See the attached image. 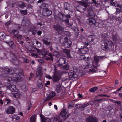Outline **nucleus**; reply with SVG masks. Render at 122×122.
Instances as JSON below:
<instances>
[{"instance_id":"obj_1","label":"nucleus","mask_w":122,"mask_h":122,"mask_svg":"<svg viewBox=\"0 0 122 122\" xmlns=\"http://www.w3.org/2000/svg\"><path fill=\"white\" fill-rule=\"evenodd\" d=\"M1 69L6 73H9L10 75H12L11 76H7L6 77V79L9 83H12L14 81L16 82L20 81V76L23 75L22 71L21 72L20 71L18 72L16 71V73H14V70L12 69L1 67Z\"/></svg>"},{"instance_id":"obj_2","label":"nucleus","mask_w":122,"mask_h":122,"mask_svg":"<svg viewBox=\"0 0 122 122\" xmlns=\"http://www.w3.org/2000/svg\"><path fill=\"white\" fill-rule=\"evenodd\" d=\"M81 59L82 60H84L86 63L85 66V68H90L93 67L95 69H92L90 70L94 72H97V67L98 66L99 62L100 61L98 56H94V61L92 59H90L89 56L86 57L85 55L81 56Z\"/></svg>"},{"instance_id":"obj_3","label":"nucleus","mask_w":122,"mask_h":122,"mask_svg":"<svg viewBox=\"0 0 122 122\" xmlns=\"http://www.w3.org/2000/svg\"><path fill=\"white\" fill-rule=\"evenodd\" d=\"M116 8V11L115 13V14L117 15L119 14V17H117L116 16L112 15L110 17H108L110 20V22L114 23L116 25H118L121 23L122 22V8L121 9Z\"/></svg>"},{"instance_id":"obj_4","label":"nucleus","mask_w":122,"mask_h":122,"mask_svg":"<svg viewBox=\"0 0 122 122\" xmlns=\"http://www.w3.org/2000/svg\"><path fill=\"white\" fill-rule=\"evenodd\" d=\"M12 32L14 34V38L18 41L21 45L24 42L23 40L26 41H29L30 39L28 37L23 36L22 37L21 35L19 34V32L17 30L13 29Z\"/></svg>"},{"instance_id":"obj_5","label":"nucleus","mask_w":122,"mask_h":122,"mask_svg":"<svg viewBox=\"0 0 122 122\" xmlns=\"http://www.w3.org/2000/svg\"><path fill=\"white\" fill-rule=\"evenodd\" d=\"M113 47V43L111 41H104L103 42L101 46V48L102 50L105 51H107L108 48L111 49H112V47Z\"/></svg>"},{"instance_id":"obj_6","label":"nucleus","mask_w":122,"mask_h":122,"mask_svg":"<svg viewBox=\"0 0 122 122\" xmlns=\"http://www.w3.org/2000/svg\"><path fill=\"white\" fill-rule=\"evenodd\" d=\"M60 42L63 46L66 48L70 47L72 44V42L69 40L63 41L62 39L61 38L60 40Z\"/></svg>"},{"instance_id":"obj_7","label":"nucleus","mask_w":122,"mask_h":122,"mask_svg":"<svg viewBox=\"0 0 122 122\" xmlns=\"http://www.w3.org/2000/svg\"><path fill=\"white\" fill-rule=\"evenodd\" d=\"M87 41L92 45H94L97 42V39L94 36L90 35L88 37Z\"/></svg>"},{"instance_id":"obj_8","label":"nucleus","mask_w":122,"mask_h":122,"mask_svg":"<svg viewBox=\"0 0 122 122\" xmlns=\"http://www.w3.org/2000/svg\"><path fill=\"white\" fill-rule=\"evenodd\" d=\"M37 48L34 47H33L31 46H29L28 48V50L29 51L32 53L31 55L32 56L36 57H38V55L36 52V51Z\"/></svg>"},{"instance_id":"obj_9","label":"nucleus","mask_w":122,"mask_h":122,"mask_svg":"<svg viewBox=\"0 0 122 122\" xmlns=\"http://www.w3.org/2000/svg\"><path fill=\"white\" fill-rule=\"evenodd\" d=\"M86 122H98V119L93 116L88 117L85 120Z\"/></svg>"},{"instance_id":"obj_10","label":"nucleus","mask_w":122,"mask_h":122,"mask_svg":"<svg viewBox=\"0 0 122 122\" xmlns=\"http://www.w3.org/2000/svg\"><path fill=\"white\" fill-rule=\"evenodd\" d=\"M88 51L89 49L87 47L84 46L83 48L79 49L78 51V53L79 54H85Z\"/></svg>"},{"instance_id":"obj_11","label":"nucleus","mask_w":122,"mask_h":122,"mask_svg":"<svg viewBox=\"0 0 122 122\" xmlns=\"http://www.w3.org/2000/svg\"><path fill=\"white\" fill-rule=\"evenodd\" d=\"M54 28L55 30L57 31L63 33L64 31V28L60 25L57 24L54 25Z\"/></svg>"},{"instance_id":"obj_12","label":"nucleus","mask_w":122,"mask_h":122,"mask_svg":"<svg viewBox=\"0 0 122 122\" xmlns=\"http://www.w3.org/2000/svg\"><path fill=\"white\" fill-rule=\"evenodd\" d=\"M60 79V76L55 73L52 76V80L54 82H57L59 81Z\"/></svg>"},{"instance_id":"obj_13","label":"nucleus","mask_w":122,"mask_h":122,"mask_svg":"<svg viewBox=\"0 0 122 122\" xmlns=\"http://www.w3.org/2000/svg\"><path fill=\"white\" fill-rule=\"evenodd\" d=\"M109 5H110L114 6L115 7H118L120 8H122V6L114 0H110L109 1Z\"/></svg>"},{"instance_id":"obj_14","label":"nucleus","mask_w":122,"mask_h":122,"mask_svg":"<svg viewBox=\"0 0 122 122\" xmlns=\"http://www.w3.org/2000/svg\"><path fill=\"white\" fill-rule=\"evenodd\" d=\"M7 87L8 89H9L12 92H16L18 91V88L14 85H10L7 86Z\"/></svg>"},{"instance_id":"obj_15","label":"nucleus","mask_w":122,"mask_h":122,"mask_svg":"<svg viewBox=\"0 0 122 122\" xmlns=\"http://www.w3.org/2000/svg\"><path fill=\"white\" fill-rule=\"evenodd\" d=\"M63 53L65 57L67 58H72L70 54V51L69 50L67 49L63 50Z\"/></svg>"},{"instance_id":"obj_16","label":"nucleus","mask_w":122,"mask_h":122,"mask_svg":"<svg viewBox=\"0 0 122 122\" xmlns=\"http://www.w3.org/2000/svg\"><path fill=\"white\" fill-rule=\"evenodd\" d=\"M42 54L44 56L47 55L50 56L49 57H47L46 58V59L47 60H51L52 61H53L54 59L53 58V56L52 54L50 53L44 52V54Z\"/></svg>"},{"instance_id":"obj_17","label":"nucleus","mask_w":122,"mask_h":122,"mask_svg":"<svg viewBox=\"0 0 122 122\" xmlns=\"http://www.w3.org/2000/svg\"><path fill=\"white\" fill-rule=\"evenodd\" d=\"M66 59L63 57H61L58 60L59 64L58 65V66H61L62 65L65 64L66 63Z\"/></svg>"},{"instance_id":"obj_18","label":"nucleus","mask_w":122,"mask_h":122,"mask_svg":"<svg viewBox=\"0 0 122 122\" xmlns=\"http://www.w3.org/2000/svg\"><path fill=\"white\" fill-rule=\"evenodd\" d=\"M118 36L116 32L114 31L112 33V38L114 42L117 43L118 39Z\"/></svg>"},{"instance_id":"obj_19","label":"nucleus","mask_w":122,"mask_h":122,"mask_svg":"<svg viewBox=\"0 0 122 122\" xmlns=\"http://www.w3.org/2000/svg\"><path fill=\"white\" fill-rule=\"evenodd\" d=\"M15 59L12 58L11 59L10 61L14 65H17L19 64V61L18 58L15 56H14Z\"/></svg>"},{"instance_id":"obj_20","label":"nucleus","mask_w":122,"mask_h":122,"mask_svg":"<svg viewBox=\"0 0 122 122\" xmlns=\"http://www.w3.org/2000/svg\"><path fill=\"white\" fill-rule=\"evenodd\" d=\"M52 13V11L49 9H45L43 11V15L46 16H50L51 14Z\"/></svg>"},{"instance_id":"obj_21","label":"nucleus","mask_w":122,"mask_h":122,"mask_svg":"<svg viewBox=\"0 0 122 122\" xmlns=\"http://www.w3.org/2000/svg\"><path fill=\"white\" fill-rule=\"evenodd\" d=\"M15 108L12 106H9V108L6 111V112L8 114H13L15 112Z\"/></svg>"},{"instance_id":"obj_22","label":"nucleus","mask_w":122,"mask_h":122,"mask_svg":"<svg viewBox=\"0 0 122 122\" xmlns=\"http://www.w3.org/2000/svg\"><path fill=\"white\" fill-rule=\"evenodd\" d=\"M87 21L89 25H91L93 24H94L96 25V20L95 19H94V18H89L87 20Z\"/></svg>"},{"instance_id":"obj_23","label":"nucleus","mask_w":122,"mask_h":122,"mask_svg":"<svg viewBox=\"0 0 122 122\" xmlns=\"http://www.w3.org/2000/svg\"><path fill=\"white\" fill-rule=\"evenodd\" d=\"M68 75L70 78H74L78 76L73 71H72V72H69L68 73Z\"/></svg>"},{"instance_id":"obj_24","label":"nucleus","mask_w":122,"mask_h":122,"mask_svg":"<svg viewBox=\"0 0 122 122\" xmlns=\"http://www.w3.org/2000/svg\"><path fill=\"white\" fill-rule=\"evenodd\" d=\"M29 31L31 32L33 35H35L37 33V30L36 27H33L30 28L29 30Z\"/></svg>"},{"instance_id":"obj_25","label":"nucleus","mask_w":122,"mask_h":122,"mask_svg":"<svg viewBox=\"0 0 122 122\" xmlns=\"http://www.w3.org/2000/svg\"><path fill=\"white\" fill-rule=\"evenodd\" d=\"M96 24L98 25L97 26H96V27H98L101 28H103L104 27L106 28V25L105 22L96 23Z\"/></svg>"},{"instance_id":"obj_26","label":"nucleus","mask_w":122,"mask_h":122,"mask_svg":"<svg viewBox=\"0 0 122 122\" xmlns=\"http://www.w3.org/2000/svg\"><path fill=\"white\" fill-rule=\"evenodd\" d=\"M96 1L93 3L92 4L94 5L95 6L97 7L100 6L101 2L100 0H95Z\"/></svg>"},{"instance_id":"obj_27","label":"nucleus","mask_w":122,"mask_h":122,"mask_svg":"<svg viewBox=\"0 0 122 122\" xmlns=\"http://www.w3.org/2000/svg\"><path fill=\"white\" fill-rule=\"evenodd\" d=\"M37 87L41 89L43 88V83L41 81H40V82L39 81H37Z\"/></svg>"},{"instance_id":"obj_28","label":"nucleus","mask_w":122,"mask_h":122,"mask_svg":"<svg viewBox=\"0 0 122 122\" xmlns=\"http://www.w3.org/2000/svg\"><path fill=\"white\" fill-rule=\"evenodd\" d=\"M67 112L66 109H63L61 112L60 115L63 117H65L66 115Z\"/></svg>"},{"instance_id":"obj_29","label":"nucleus","mask_w":122,"mask_h":122,"mask_svg":"<svg viewBox=\"0 0 122 122\" xmlns=\"http://www.w3.org/2000/svg\"><path fill=\"white\" fill-rule=\"evenodd\" d=\"M87 16L89 18H94V14L93 11H89L88 13L87 14Z\"/></svg>"},{"instance_id":"obj_30","label":"nucleus","mask_w":122,"mask_h":122,"mask_svg":"<svg viewBox=\"0 0 122 122\" xmlns=\"http://www.w3.org/2000/svg\"><path fill=\"white\" fill-rule=\"evenodd\" d=\"M36 115L34 114L32 115L30 118V121L31 122H36Z\"/></svg>"},{"instance_id":"obj_31","label":"nucleus","mask_w":122,"mask_h":122,"mask_svg":"<svg viewBox=\"0 0 122 122\" xmlns=\"http://www.w3.org/2000/svg\"><path fill=\"white\" fill-rule=\"evenodd\" d=\"M62 89L61 86L60 85H58L56 86V90L57 93L60 92Z\"/></svg>"},{"instance_id":"obj_32","label":"nucleus","mask_w":122,"mask_h":122,"mask_svg":"<svg viewBox=\"0 0 122 122\" xmlns=\"http://www.w3.org/2000/svg\"><path fill=\"white\" fill-rule=\"evenodd\" d=\"M48 6V5L47 4L42 2L41 5V7L43 9H44L47 8Z\"/></svg>"},{"instance_id":"obj_33","label":"nucleus","mask_w":122,"mask_h":122,"mask_svg":"<svg viewBox=\"0 0 122 122\" xmlns=\"http://www.w3.org/2000/svg\"><path fill=\"white\" fill-rule=\"evenodd\" d=\"M61 15L62 17V18L63 19V18L65 17H66L67 19L70 18L71 17V15L69 14H67L66 15H65L64 13H61Z\"/></svg>"},{"instance_id":"obj_34","label":"nucleus","mask_w":122,"mask_h":122,"mask_svg":"<svg viewBox=\"0 0 122 122\" xmlns=\"http://www.w3.org/2000/svg\"><path fill=\"white\" fill-rule=\"evenodd\" d=\"M51 120L46 117H45L42 119L41 122H51Z\"/></svg>"},{"instance_id":"obj_35","label":"nucleus","mask_w":122,"mask_h":122,"mask_svg":"<svg viewBox=\"0 0 122 122\" xmlns=\"http://www.w3.org/2000/svg\"><path fill=\"white\" fill-rule=\"evenodd\" d=\"M8 44L11 48H13L15 47V45L14 42L11 41L8 42Z\"/></svg>"},{"instance_id":"obj_36","label":"nucleus","mask_w":122,"mask_h":122,"mask_svg":"<svg viewBox=\"0 0 122 122\" xmlns=\"http://www.w3.org/2000/svg\"><path fill=\"white\" fill-rule=\"evenodd\" d=\"M34 44L35 46L37 47H39L41 46V43L37 41H36L35 43H34Z\"/></svg>"},{"instance_id":"obj_37","label":"nucleus","mask_w":122,"mask_h":122,"mask_svg":"<svg viewBox=\"0 0 122 122\" xmlns=\"http://www.w3.org/2000/svg\"><path fill=\"white\" fill-rule=\"evenodd\" d=\"M12 118L13 120H19L20 119V117L17 115H14L12 117Z\"/></svg>"},{"instance_id":"obj_38","label":"nucleus","mask_w":122,"mask_h":122,"mask_svg":"<svg viewBox=\"0 0 122 122\" xmlns=\"http://www.w3.org/2000/svg\"><path fill=\"white\" fill-rule=\"evenodd\" d=\"M98 89L97 87L95 86L93 87L90 89V91L91 92H94Z\"/></svg>"},{"instance_id":"obj_39","label":"nucleus","mask_w":122,"mask_h":122,"mask_svg":"<svg viewBox=\"0 0 122 122\" xmlns=\"http://www.w3.org/2000/svg\"><path fill=\"white\" fill-rule=\"evenodd\" d=\"M89 105V103H87L84 104L81 107V111H83L84 108L87 106Z\"/></svg>"},{"instance_id":"obj_40","label":"nucleus","mask_w":122,"mask_h":122,"mask_svg":"<svg viewBox=\"0 0 122 122\" xmlns=\"http://www.w3.org/2000/svg\"><path fill=\"white\" fill-rule=\"evenodd\" d=\"M20 12L21 15H26L27 14V10L26 9L25 10H20Z\"/></svg>"},{"instance_id":"obj_41","label":"nucleus","mask_w":122,"mask_h":122,"mask_svg":"<svg viewBox=\"0 0 122 122\" xmlns=\"http://www.w3.org/2000/svg\"><path fill=\"white\" fill-rule=\"evenodd\" d=\"M71 28L74 30V31L77 30V31L76 32L75 31V33H76H76L77 35L79 34V30H78V28L77 27L74 26V27H72Z\"/></svg>"},{"instance_id":"obj_42","label":"nucleus","mask_w":122,"mask_h":122,"mask_svg":"<svg viewBox=\"0 0 122 122\" xmlns=\"http://www.w3.org/2000/svg\"><path fill=\"white\" fill-rule=\"evenodd\" d=\"M56 95V94L54 92H52L50 94L49 97L50 98H51L54 97Z\"/></svg>"},{"instance_id":"obj_43","label":"nucleus","mask_w":122,"mask_h":122,"mask_svg":"<svg viewBox=\"0 0 122 122\" xmlns=\"http://www.w3.org/2000/svg\"><path fill=\"white\" fill-rule=\"evenodd\" d=\"M87 2L86 1H83L82 5L85 7V8H87L88 6V5Z\"/></svg>"},{"instance_id":"obj_44","label":"nucleus","mask_w":122,"mask_h":122,"mask_svg":"<svg viewBox=\"0 0 122 122\" xmlns=\"http://www.w3.org/2000/svg\"><path fill=\"white\" fill-rule=\"evenodd\" d=\"M25 3L24 2H22L21 4H18L19 7L21 8H23L25 7Z\"/></svg>"},{"instance_id":"obj_45","label":"nucleus","mask_w":122,"mask_h":122,"mask_svg":"<svg viewBox=\"0 0 122 122\" xmlns=\"http://www.w3.org/2000/svg\"><path fill=\"white\" fill-rule=\"evenodd\" d=\"M60 120V118L59 117H55L53 120V122H58V121H59Z\"/></svg>"},{"instance_id":"obj_46","label":"nucleus","mask_w":122,"mask_h":122,"mask_svg":"<svg viewBox=\"0 0 122 122\" xmlns=\"http://www.w3.org/2000/svg\"><path fill=\"white\" fill-rule=\"evenodd\" d=\"M63 68L66 70H68L69 68V66L68 64H66L63 66Z\"/></svg>"},{"instance_id":"obj_47","label":"nucleus","mask_w":122,"mask_h":122,"mask_svg":"<svg viewBox=\"0 0 122 122\" xmlns=\"http://www.w3.org/2000/svg\"><path fill=\"white\" fill-rule=\"evenodd\" d=\"M42 41L46 45H49L50 44V42L47 41L46 40L43 39Z\"/></svg>"},{"instance_id":"obj_48","label":"nucleus","mask_w":122,"mask_h":122,"mask_svg":"<svg viewBox=\"0 0 122 122\" xmlns=\"http://www.w3.org/2000/svg\"><path fill=\"white\" fill-rule=\"evenodd\" d=\"M5 101V102H6V103L7 104H10L11 103V100L8 98H6L4 99Z\"/></svg>"},{"instance_id":"obj_49","label":"nucleus","mask_w":122,"mask_h":122,"mask_svg":"<svg viewBox=\"0 0 122 122\" xmlns=\"http://www.w3.org/2000/svg\"><path fill=\"white\" fill-rule=\"evenodd\" d=\"M87 1V3H88L92 4L93 3H94L95 2V0H86Z\"/></svg>"},{"instance_id":"obj_50","label":"nucleus","mask_w":122,"mask_h":122,"mask_svg":"<svg viewBox=\"0 0 122 122\" xmlns=\"http://www.w3.org/2000/svg\"><path fill=\"white\" fill-rule=\"evenodd\" d=\"M23 61L24 62L26 63H28L29 62V59L26 58H25L23 59Z\"/></svg>"},{"instance_id":"obj_51","label":"nucleus","mask_w":122,"mask_h":122,"mask_svg":"<svg viewBox=\"0 0 122 122\" xmlns=\"http://www.w3.org/2000/svg\"><path fill=\"white\" fill-rule=\"evenodd\" d=\"M58 66V65H54V71L55 72V73H56V72L57 71V68Z\"/></svg>"},{"instance_id":"obj_52","label":"nucleus","mask_w":122,"mask_h":122,"mask_svg":"<svg viewBox=\"0 0 122 122\" xmlns=\"http://www.w3.org/2000/svg\"><path fill=\"white\" fill-rule=\"evenodd\" d=\"M64 34L65 35L68 36H71L70 33L68 31H65L64 32Z\"/></svg>"},{"instance_id":"obj_53","label":"nucleus","mask_w":122,"mask_h":122,"mask_svg":"<svg viewBox=\"0 0 122 122\" xmlns=\"http://www.w3.org/2000/svg\"><path fill=\"white\" fill-rule=\"evenodd\" d=\"M107 33H103L102 34V37L103 38H106L107 36Z\"/></svg>"},{"instance_id":"obj_54","label":"nucleus","mask_w":122,"mask_h":122,"mask_svg":"<svg viewBox=\"0 0 122 122\" xmlns=\"http://www.w3.org/2000/svg\"><path fill=\"white\" fill-rule=\"evenodd\" d=\"M5 34L3 33H0V37L2 39L4 38Z\"/></svg>"},{"instance_id":"obj_55","label":"nucleus","mask_w":122,"mask_h":122,"mask_svg":"<svg viewBox=\"0 0 122 122\" xmlns=\"http://www.w3.org/2000/svg\"><path fill=\"white\" fill-rule=\"evenodd\" d=\"M34 75L32 73H30V76L29 78V81L31 80V79L33 77Z\"/></svg>"},{"instance_id":"obj_56","label":"nucleus","mask_w":122,"mask_h":122,"mask_svg":"<svg viewBox=\"0 0 122 122\" xmlns=\"http://www.w3.org/2000/svg\"><path fill=\"white\" fill-rule=\"evenodd\" d=\"M99 96L101 97H107L108 96L106 95H104V94H101L98 95L97 96L98 97H99Z\"/></svg>"},{"instance_id":"obj_57","label":"nucleus","mask_w":122,"mask_h":122,"mask_svg":"<svg viewBox=\"0 0 122 122\" xmlns=\"http://www.w3.org/2000/svg\"><path fill=\"white\" fill-rule=\"evenodd\" d=\"M32 104L31 103H30L29 104V105L28 109H27V110L28 111L32 107Z\"/></svg>"},{"instance_id":"obj_58","label":"nucleus","mask_w":122,"mask_h":122,"mask_svg":"<svg viewBox=\"0 0 122 122\" xmlns=\"http://www.w3.org/2000/svg\"><path fill=\"white\" fill-rule=\"evenodd\" d=\"M50 82L49 81H47L46 82L45 84V86L46 87H47V85H49L50 84Z\"/></svg>"},{"instance_id":"obj_59","label":"nucleus","mask_w":122,"mask_h":122,"mask_svg":"<svg viewBox=\"0 0 122 122\" xmlns=\"http://www.w3.org/2000/svg\"><path fill=\"white\" fill-rule=\"evenodd\" d=\"M46 77L49 79H52V77L50 76L49 75H46Z\"/></svg>"},{"instance_id":"obj_60","label":"nucleus","mask_w":122,"mask_h":122,"mask_svg":"<svg viewBox=\"0 0 122 122\" xmlns=\"http://www.w3.org/2000/svg\"><path fill=\"white\" fill-rule=\"evenodd\" d=\"M98 58L99 59L100 61L101 60H103L104 58V56H98Z\"/></svg>"},{"instance_id":"obj_61","label":"nucleus","mask_w":122,"mask_h":122,"mask_svg":"<svg viewBox=\"0 0 122 122\" xmlns=\"http://www.w3.org/2000/svg\"><path fill=\"white\" fill-rule=\"evenodd\" d=\"M38 89L36 88H34L32 90V92H34L37 91L38 90Z\"/></svg>"},{"instance_id":"obj_62","label":"nucleus","mask_w":122,"mask_h":122,"mask_svg":"<svg viewBox=\"0 0 122 122\" xmlns=\"http://www.w3.org/2000/svg\"><path fill=\"white\" fill-rule=\"evenodd\" d=\"M38 61L39 62L41 63H43L44 61L43 60L41 59H38Z\"/></svg>"},{"instance_id":"obj_63","label":"nucleus","mask_w":122,"mask_h":122,"mask_svg":"<svg viewBox=\"0 0 122 122\" xmlns=\"http://www.w3.org/2000/svg\"><path fill=\"white\" fill-rule=\"evenodd\" d=\"M36 52H37L39 54H41V51L37 49Z\"/></svg>"},{"instance_id":"obj_64","label":"nucleus","mask_w":122,"mask_h":122,"mask_svg":"<svg viewBox=\"0 0 122 122\" xmlns=\"http://www.w3.org/2000/svg\"><path fill=\"white\" fill-rule=\"evenodd\" d=\"M63 21L65 22L66 23H69V19H67L66 20H65Z\"/></svg>"}]
</instances>
